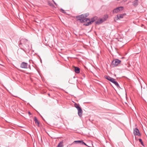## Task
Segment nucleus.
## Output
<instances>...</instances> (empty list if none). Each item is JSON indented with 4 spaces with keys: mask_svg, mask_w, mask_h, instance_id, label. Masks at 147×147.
Masks as SVG:
<instances>
[{
    "mask_svg": "<svg viewBox=\"0 0 147 147\" xmlns=\"http://www.w3.org/2000/svg\"><path fill=\"white\" fill-rule=\"evenodd\" d=\"M124 15V14H121L117 16V17L118 19H119L123 18Z\"/></svg>",
    "mask_w": 147,
    "mask_h": 147,
    "instance_id": "obj_16",
    "label": "nucleus"
},
{
    "mask_svg": "<svg viewBox=\"0 0 147 147\" xmlns=\"http://www.w3.org/2000/svg\"><path fill=\"white\" fill-rule=\"evenodd\" d=\"M123 7H119L116 8L115 9L113 10V13H117L118 12H119V11H120L121 10H123Z\"/></svg>",
    "mask_w": 147,
    "mask_h": 147,
    "instance_id": "obj_4",
    "label": "nucleus"
},
{
    "mask_svg": "<svg viewBox=\"0 0 147 147\" xmlns=\"http://www.w3.org/2000/svg\"><path fill=\"white\" fill-rule=\"evenodd\" d=\"M74 106L77 109L80 107L79 105L76 104V103H75L74 104Z\"/></svg>",
    "mask_w": 147,
    "mask_h": 147,
    "instance_id": "obj_19",
    "label": "nucleus"
},
{
    "mask_svg": "<svg viewBox=\"0 0 147 147\" xmlns=\"http://www.w3.org/2000/svg\"><path fill=\"white\" fill-rule=\"evenodd\" d=\"M75 72L76 73H79L80 72V68L77 67H75Z\"/></svg>",
    "mask_w": 147,
    "mask_h": 147,
    "instance_id": "obj_15",
    "label": "nucleus"
},
{
    "mask_svg": "<svg viewBox=\"0 0 147 147\" xmlns=\"http://www.w3.org/2000/svg\"><path fill=\"white\" fill-rule=\"evenodd\" d=\"M34 121L37 124L38 126H39V122L38 121L36 117H34Z\"/></svg>",
    "mask_w": 147,
    "mask_h": 147,
    "instance_id": "obj_17",
    "label": "nucleus"
},
{
    "mask_svg": "<svg viewBox=\"0 0 147 147\" xmlns=\"http://www.w3.org/2000/svg\"><path fill=\"white\" fill-rule=\"evenodd\" d=\"M112 83H113L117 87V88H120V86L117 82L115 81V79H114Z\"/></svg>",
    "mask_w": 147,
    "mask_h": 147,
    "instance_id": "obj_12",
    "label": "nucleus"
},
{
    "mask_svg": "<svg viewBox=\"0 0 147 147\" xmlns=\"http://www.w3.org/2000/svg\"><path fill=\"white\" fill-rule=\"evenodd\" d=\"M83 16L84 15L83 14H82L76 16V18L77 19V20L80 21L81 23L85 22H87L88 20V19L84 18Z\"/></svg>",
    "mask_w": 147,
    "mask_h": 147,
    "instance_id": "obj_2",
    "label": "nucleus"
},
{
    "mask_svg": "<svg viewBox=\"0 0 147 147\" xmlns=\"http://www.w3.org/2000/svg\"><path fill=\"white\" fill-rule=\"evenodd\" d=\"M83 140H77V141H74L72 143H71V144H69V145H68L67 146V147H68V146H69V145H72L73 144H74V143H80V144H82V142H83Z\"/></svg>",
    "mask_w": 147,
    "mask_h": 147,
    "instance_id": "obj_11",
    "label": "nucleus"
},
{
    "mask_svg": "<svg viewBox=\"0 0 147 147\" xmlns=\"http://www.w3.org/2000/svg\"><path fill=\"white\" fill-rule=\"evenodd\" d=\"M83 15H84V18L85 19H87V18H86L89 15V14L88 13H86L85 14H82Z\"/></svg>",
    "mask_w": 147,
    "mask_h": 147,
    "instance_id": "obj_20",
    "label": "nucleus"
},
{
    "mask_svg": "<svg viewBox=\"0 0 147 147\" xmlns=\"http://www.w3.org/2000/svg\"><path fill=\"white\" fill-rule=\"evenodd\" d=\"M49 5L51 6H53V5L52 3H49Z\"/></svg>",
    "mask_w": 147,
    "mask_h": 147,
    "instance_id": "obj_24",
    "label": "nucleus"
},
{
    "mask_svg": "<svg viewBox=\"0 0 147 147\" xmlns=\"http://www.w3.org/2000/svg\"><path fill=\"white\" fill-rule=\"evenodd\" d=\"M138 0H135L132 3L133 5L135 7L137 6L138 4Z\"/></svg>",
    "mask_w": 147,
    "mask_h": 147,
    "instance_id": "obj_14",
    "label": "nucleus"
},
{
    "mask_svg": "<svg viewBox=\"0 0 147 147\" xmlns=\"http://www.w3.org/2000/svg\"><path fill=\"white\" fill-rule=\"evenodd\" d=\"M98 19V17L97 16H95L94 17H93V18H92L91 19V20L90 21L91 22H92V23L94 21H95L96 20Z\"/></svg>",
    "mask_w": 147,
    "mask_h": 147,
    "instance_id": "obj_13",
    "label": "nucleus"
},
{
    "mask_svg": "<svg viewBox=\"0 0 147 147\" xmlns=\"http://www.w3.org/2000/svg\"><path fill=\"white\" fill-rule=\"evenodd\" d=\"M134 134L135 135L140 136V131L137 128H135L134 130L133 131Z\"/></svg>",
    "mask_w": 147,
    "mask_h": 147,
    "instance_id": "obj_5",
    "label": "nucleus"
},
{
    "mask_svg": "<svg viewBox=\"0 0 147 147\" xmlns=\"http://www.w3.org/2000/svg\"><path fill=\"white\" fill-rule=\"evenodd\" d=\"M0 147H1L0 146Z\"/></svg>",
    "mask_w": 147,
    "mask_h": 147,
    "instance_id": "obj_28",
    "label": "nucleus"
},
{
    "mask_svg": "<svg viewBox=\"0 0 147 147\" xmlns=\"http://www.w3.org/2000/svg\"><path fill=\"white\" fill-rule=\"evenodd\" d=\"M61 11H62V13H65V11H64V10H63V9H61Z\"/></svg>",
    "mask_w": 147,
    "mask_h": 147,
    "instance_id": "obj_21",
    "label": "nucleus"
},
{
    "mask_svg": "<svg viewBox=\"0 0 147 147\" xmlns=\"http://www.w3.org/2000/svg\"><path fill=\"white\" fill-rule=\"evenodd\" d=\"M121 62V61L118 59H115L112 61V65L113 67H115L117 65Z\"/></svg>",
    "mask_w": 147,
    "mask_h": 147,
    "instance_id": "obj_3",
    "label": "nucleus"
},
{
    "mask_svg": "<svg viewBox=\"0 0 147 147\" xmlns=\"http://www.w3.org/2000/svg\"><path fill=\"white\" fill-rule=\"evenodd\" d=\"M105 77L106 79H107V80H109V81H110L112 82L114 80V79L113 78H111L110 76H105Z\"/></svg>",
    "mask_w": 147,
    "mask_h": 147,
    "instance_id": "obj_8",
    "label": "nucleus"
},
{
    "mask_svg": "<svg viewBox=\"0 0 147 147\" xmlns=\"http://www.w3.org/2000/svg\"><path fill=\"white\" fill-rule=\"evenodd\" d=\"M53 1L54 2V4L56 5L57 6V4L53 1Z\"/></svg>",
    "mask_w": 147,
    "mask_h": 147,
    "instance_id": "obj_25",
    "label": "nucleus"
},
{
    "mask_svg": "<svg viewBox=\"0 0 147 147\" xmlns=\"http://www.w3.org/2000/svg\"><path fill=\"white\" fill-rule=\"evenodd\" d=\"M78 110V114L80 117H81L82 115L83 111L81 107L77 109Z\"/></svg>",
    "mask_w": 147,
    "mask_h": 147,
    "instance_id": "obj_6",
    "label": "nucleus"
},
{
    "mask_svg": "<svg viewBox=\"0 0 147 147\" xmlns=\"http://www.w3.org/2000/svg\"><path fill=\"white\" fill-rule=\"evenodd\" d=\"M87 19H88V20L86 22V23H85L83 24V25L88 26L91 24H92V22H91L90 19L88 18H87Z\"/></svg>",
    "mask_w": 147,
    "mask_h": 147,
    "instance_id": "obj_10",
    "label": "nucleus"
},
{
    "mask_svg": "<svg viewBox=\"0 0 147 147\" xmlns=\"http://www.w3.org/2000/svg\"><path fill=\"white\" fill-rule=\"evenodd\" d=\"M82 144H84L86 146L88 147H89L83 141Z\"/></svg>",
    "mask_w": 147,
    "mask_h": 147,
    "instance_id": "obj_22",
    "label": "nucleus"
},
{
    "mask_svg": "<svg viewBox=\"0 0 147 147\" xmlns=\"http://www.w3.org/2000/svg\"><path fill=\"white\" fill-rule=\"evenodd\" d=\"M63 142H60L58 145L57 147H63Z\"/></svg>",
    "mask_w": 147,
    "mask_h": 147,
    "instance_id": "obj_18",
    "label": "nucleus"
},
{
    "mask_svg": "<svg viewBox=\"0 0 147 147\" xmlns=\"http://www.w3.org/2000/svg\"><path fill=\"white\" fill-rule=\"evenodd\" d=\"M28 63L25 62H22L20 65V67L22 68H27Z\"/></svg>",
    "mask_w": 147,
    "mask_h": 147,
    "instance_id": "obj_7",
    "label": "nucleus"
},
{
    "mask_svg": "<svg viewBox=\"0 0 147 147\" xmlns=\"http://www.w3.org/2000/svg\"><path fill=\"white\" fill-rule=\"evenodd\" d=\"M28 113H29V115H31V113L30 112H28Z\"/></svg>",
    "mask_w": 147,
    "mask_h": 147,
    "instance_id": "obj_27",
    "label": "nucleus"
},
{
    "mask_svg": "<svg viewBox=\"0 0 147 147\" xmlns=\"http://www.w3.org/2000/svg\"><path fill=\"white\" fill-rule=\"evenodd\" d=\"M139 141L140 142L142 141V140L140 138L139 139Z\"/></svg>",
    "mask_w": 147,
    "mask_h": 147,
    "instance_id": "obj_23",
    "label": "nucleus"
},
{
    "mask_svg": "<svg viewBox=\"0 0 147 147\" xmlns=\"http://www.w3.org/2000/svg\"><path fill=\"white\" fill-rule=\"evenodd\" d=\"M29 42L27 39L22 38L20 40V43L19 44V46L20 47L21 45H22L24 49L28 50H29Z\"/></svg>",
    "mask_w": 147,
    "mask_h": 147,
    "instance_id": "obj_1",
    "label": "nucleus"
},
{
    "mask_svg": "<svg viewBox=\"0 0 147 147\" xmlns=\"http://www.w3.org/2000/svg\"><path fill=\"white\" fill-rule=\"evenodd\" d=\"M104 21V20L102 19H98L95 22V23L96 24L99 25L102 23Z\"/></svg>",
    "mask_w": 147,
    "mask_h": 147,
    "instance_id": "obj_9",
    "label": "nucleus"
},
{
    "mask_svg": "<svg viewBox=\"0 0 147 147\" xmlns=\"http://www.w3.org/2000/svg\"><path fill=\"white\" fill-rule=\"evenodd\" d=\"M141 144L142 145H144V144H143V142L142 141V142H141Z\"/></svg>",
    "mask_w": 147,
    "mask_h": 147,
    "instance_id": "obj_26",
    "label": "nucleus"
}]
</instances>
